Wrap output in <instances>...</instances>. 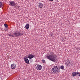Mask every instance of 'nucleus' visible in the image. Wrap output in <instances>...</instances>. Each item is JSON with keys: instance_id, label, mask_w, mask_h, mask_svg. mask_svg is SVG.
<instances>
[{"instance_id": "obj_1", "label": "nucleus", "mask_w": 80, "mask_h": 80, "mask_svg": "<svg viewBox=\"0 0 80 80\" xmlns=\"http://www.w3.org/2000/svg\"><path fill=\"white\" fill-rule=\"evenodd\" d=\"M47 55L48 56L46 57L48 59L52 62L56 61L57 56L54 54L53 52L49 51V52L47 53Z\"/></svg>"}, {"instance_id": "obj_2", "label": "nucleus", "mask_w": 80, "mask_h": 80, "mask_svg": "<svg viewBox=\"0 0 80 80\" xmlns=\"http://www.w3.org/2000/svg\"><path fill=\"white\" fill-rule=\"evenodd\" d=\"M9 37H18V36H20V35H22V34L21 32H15L14 33H12V34H8Z\"/></svg>"}, {"instance_id": "obj_3", "label": "nucleus", "mask_w": 80, "mask_h": 80, "mask_svg": "<svg viewBox=\"0 0 80 80\" xmlns=\"http://www.w3.org/2000/svg\"><path fill=\"white\" fill-rule=\"evenodd\" d=\"M59 70V68L57 66H54L52 67V71L54 73H57Z\"/></svg>"}, {"instance_id": "obj_4", "label": "nucleus", "mask_w": 80, "mask_h": 80, "mask_svg": "<svg viewBox=\"0 0 80 80\" xmlns=\"http://www.w3.org/2000/svg\"><path fill=\"white\" fill-rule=\"evenodd\" d=\"M10 3L9 5L12 7H16L17 6V3H15V2L13 1H9Z\"/></svg>"}, {"instance_id": "obj_5", "label": "nucleus", "mask_w": 80, "mask_h": 80, "mask_svg": "<svg viewBox=\"0 0 80 80\" xmlns=\"http://www.w3.org/2000/svg\"><path fill=\"white\" fill-rule=\"evenodd\" d=\"M24 60L25 61V63H27V64H30V62H29V60L28 59V57H24Z\"/></svg>"}, {"instance_id": "obj_6", "label": "nucleus", "mask_w": 80, "mask_h": 80, "mask_svg": "<svg viewBox=\"0 0 80 80\" xmlns=\"http://www.w3.org/2000/svg\"><path fill=\"white\" fill-rule=\"evenodd\" d=\"M36 68L38 70H42V65L39 64L36 67Z\"/></svg>"}, {"instance_id": "obj_7", "label": "nucleus", "mask_w": 80, "mask_h": 80, "mask_svg": "<svg viewBox=\"0 0 80 80\" xmlns=\"http://www.w3.org/2000/svg\"><path fill=\"white\" fill-rule=\"evenodd\" d=\"M35 56L32 54H30L28 56V58L29 59H32V58H35Z\"/></svg>"}, {"instance_id": "obj_8", "label": "nucleus", "mask_w": 80, "mask_h": 80, "mask_svg": "<svg viewBox=\"0 0 80 80\" xmlns=\"http://www.w3.org/2000/svg\"><path fill=\"white\" fill-rule=\"evenodd\" d=\"M38 7L39 8H42L43 7V4L42 3H38Z\"/></svg>"}, {"instance_id": "obj_9", "label": "nucleus", "mask_w": 80, "mask_h": 80, "mask_svg": "<svg viewBox=\"0 0 80 80\" xmlns=\"http://www.w3.org/2000/svg\"><path fill=\"white\" fill-rule=\"evenodd\" d=\"M11 68L12 69H15L16 68V65L14 64H12L11 65Z\"/></svg>"}, {"instance_id": "obj_10", "label": "nucleus", "mask_w": 80, "mask_h": 80, "mask_svg": "<svg viewBox=\"0 0 80 80\" xmlns=\"http://www.w3.org/2000/svg\"><path fill=\"white\" fill-rule=\"evenodd\" d=\"M30 27V26L28 24H27L25 26V28L26 29H28Z\"/></svg>"}, {"instance_id": "obj_11", "label": "nucleus", "mask_w": 80, "mask_h": 80, "mask_svg": "<svg viewBox=\"0 0 80 80\" xmlns=\"http://www.w3.org/2000/svg\"><path fill=\"white\" fill-rule=\"evenodd\" d=\"M64 68H65V67L64 66L62 65L60 66V69L61 70H64Z\"/></svg>"}, {"instance_id": "obj_12", "label": "nucleus", "mask_w": 80, "mask_h": 80, "mask_svg": "<svg viewBox=\"0 0 80 80\" xmlns=\"http://www.w3.org/2000/svg\"><path fill=\"white\" fill-rule=\"evenodd\" d=\"M72 77H75L76 76V72H72Z\"/></svg>"}, {"instance_id": "obj_13", "label": "nucleus", "mask_w": 80, "mask_h": 80, "mask_svg": "<svg viewBox=\"0 0 80 80\" xmlns=\"http://www.w3.org/2000/svg\"><path fill=\"white\" fill-rule=\"evenodd\" d=\"M2 7H3V3L2 2H0V8H2Z\"/></svg>"}, {"instance_id": "obj_14", "label": "nucleus", "mask_w": 80, "mask_h": 80, "mask_svg": "<svg viewBox=\"0 0 80 80\" xmlns=\"http://www.w3.org/2000/svg\"><path fill=\"white\" fill-rule=\"evenodd\" d=\"M76 76H77V77H78L79 76H80V73H78V72L76 73Z\"/></svg>"}, {"instance_id": "obj_15", "label": "nucleus", "mask_w": 80, "mask_h": 80, "mask_svg": "<svg viewBox=\"0 0 80 80\" xmlns=\"http://www.w3.org/2000/svg\"><path fill=\"white\" fill-rule=\"evenodd\" d=\"M4 25L6 28H8V25H7V24H4Z\"/></svg>"}, {"instance_id": "obj_16", "label": "nucleus", "mask_w": 80, "mask_h": 80, "mask_svg": "<svg viewBox=\"0 0 80 80\" xmlns=\"http://www.w3.org/2000/svg\"><path fill=\"white\" fill-rule=\"evenodd\" d=\"M42 62H43V63H45V60H44V59H43L42 60Z\"/></svg>"}, {"instance_id": "obj_17", "label": "nucleus", "mask_w": 80, "mask_h": 80, "mask_svg": "<svg viewBox=\"0 0 80 80\" xmlns=\"http://www.w3.org/2000/svg\"><path fill=\"white\" fill-rule=\"evenodd\" d=\"M50 2H53L54 0H49Z\"/></svg>"}, {"instance_id": "obj_18", "label": "nucleus", "mask_w": 80, "mask_h": 80, "mask_svg": "<svg viewBox=\"0 0 80 80\" xmlns=\"http://www.w3.org/2000/svg\"><path fill=\"white\" fill-rule=\"evenodd\" d=\"M50 35H51V36H53V34H50Z\"/></svg>"}, {"instance_id": "obj_19", "label": "nucleus", "mask_w": 80, "mask_h": 80, "mask_svg": "<svg viewBox=\"0 0 80 80\" xmlns=\"http://www.w3.org/2000/svg\"><path fill=\"white\" fill-rule=\"evenodd\" d=\"M31 61H32V60L31 59L30 60V62H31Z\"/></svg>"}]
</instances>
